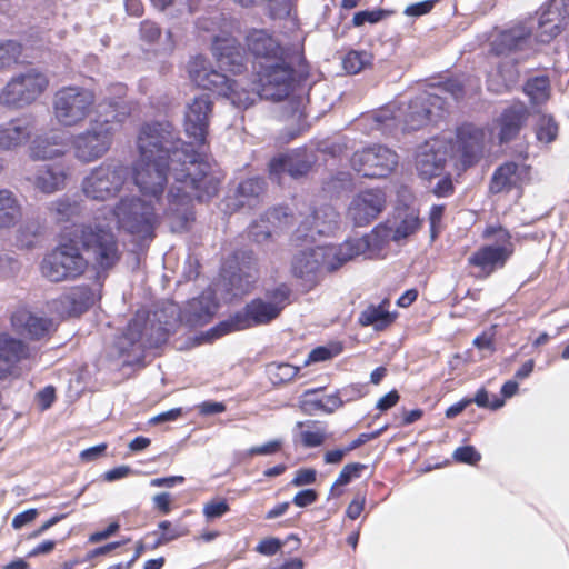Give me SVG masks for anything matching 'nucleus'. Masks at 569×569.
Segmentation results:
<instances>
[{
  "label": "nucleus",
  "instance_id": "1",
  "mask_svg": "<svg viewBox=\"0 0 569 569\" xmlns=\"http://www.w3.org/2000/svg\"><path fill=\"white\" fill-rule=\"evenodd\" d=\"M138 158L132 162V181L143 197L162 200L168 186L163 216L174 233L190 231L196 222L194 201L208 202L217 197L223 173L214 161L201 159L200 152L191 148L174 132L170 122L143 123L136 141Z\"/></svg>",
  "mask_w": 569,
  "mask_h": 569
},
{
  "label": "nucleus",
  "instance_id": "2",
  "mask_svg": "<svg viewBox=\"0 0 569 569\" xmlns=\"http://www.w3.org/2000/svg\"><path fill=\"white\" fill-rule=\"evenodd\" d=\"M244 50L252 57V70L259 76L267 90H284L283 84L293 86L296 77L307 78L309 64L303 52L297 53V69L288 49L274 32L266 28H249L243 34Z\"/></svg>",
  "mask_w": 569,
  "mask_h": 569
},
{
  "label": "nucleus",
  "instance_id": "3",
  "mask_svg": "<svg viewBox=\"0 0 569 569\" xmlns=\"http://www.w3.org/2000/svg\"><path fill=\"white\" fill-rule=\"evenodd\" d=\"M359 253V247L349 240L339 246H318L302 250L291 260V274L310 291L320 283L326 273L339 270Z\"/></svg>",
  "mask_w": 569,
  "mask_h": 569
},
{
  "label": "nucleus",
  "instance_id": "4",
  "mask_svg": "<svg viewBox=\"0 0 569 569\" xmlns=\"http://www.w3.org/2000/svg\"><path fill=\"white\" fill-rule=\"evenodd\" d=\"M110 212L117 228L138 246H149L156 239L162 218L154 202L138 196L123 197Z\"/></svg>",
  "mask_w": 569,
  "mask_h": 569
},
{
  "label": "nucleus",
  "instance_id": "5",
  "mask_svg": "<svg viewBox=\"0 0 569 569\" xmlns=\"http://www.w3.org/2000/svg\"><path fill=\"white\" fill-rule=\"evenodd\" d=\"M290 296L291 289L289 286L280 283L276 288L266 291V300L262 298L252 299L241 311L218 323L213 331L217 337H222L230 332L268 325L280 316Z\"/></svg>",
  "mask_w": 569,
  "mask_h": 569
},
{
  "label": "nucleus",
  "instance_id": "6",
  "mask_svg": "<svg viewBox=\"0 0 569 569\" xmlns=\"http://www.w3.org/2000/svg\"><path fill=\"white\" fill-rule=\"evenodd\" d=\"M73 236L89 254L92 269L98 277H108L121 261L122 250L117 234L109 224H102L98 218L93 222L77 226Z\"/></svg>",
  "mask_w": 569,
  "mask_h": 569
},
{
  "label": "nucleus",
  "instance_id": "7",
  "mask_svg": "<svg viewBox=\"0 0 569 569\" xmlns=\"http://www.w3.org/2000/svg\"><path fill=\"white\" fill-rule=\"evenodd\" d=\"M88 266L89 261L81 253L77 237L62 236L59 244L43 257L40 272L48 281L59 283L80 278Z\"/></svg>",
  "mask_w": 569,
  "mask_h": 569
},
{
  "label": "nucleus",
  "instance_id": "8",
  "mask_svg": "<svg viewBox=\"0 0 569 569\" xmlns=\"http://www.w3.org/2000/svg\"><path fill=\"white\" fill-rule=\"evenodd\" d=\"M495 234H499L497 244L479 247L467 260L468 267L475 270L471 276L476 279H487L496 270L502 269L515 252L511 234L501 226H487L482 232V238L489 239Z\"/></svg>",
  "mask_w": 569,
  "mask_h": 569
},
{
  "label": "nucleus",
  "instance_id": "9",
  "mask_svg": "<svg viewBox=\"0 0 569 569\" xmlns=\"http://www.w3.org/2000/svg\"><path fill=\"white\" fill-rule=\"evenodd\" d=\"M96 107L94 90L82 86H64L54 92L52 99L53 116L63 127L82 124Z\"/></svg>",
  "mask_w": 569,
  "mask_h": 569
},
{
  "label": "nucleus",
  "instance_id": "10",
  "mask_svg": "<svg viewBox=\"0 0 569 569\" xmlns=\"http://www.w3.org/2000/svg\"><path fill=\"white\" fill-rule=\"evenodd\" d=\"M50 79L38 68L14 74L0 92V103L22 109L36 102L49 88Z\"/></svg>",
  "mask_w": 569,
  "mask_h": 569
},
{
  "label": "nucleus",
  "instance_id": "11",
  "mask_svg": "<svg viewBox=\"0 0 569 569\" xmlns=\"http://www.w3.org/2000/svg\"><path fill=\"white\" fill-rule=\"evenodd\" d=\"M128 176L127 166L121 162L104 161L83 179L82 192L87 198L96 201L113 199L122 191Z\"/></svg>",
  "mask_w": 569,
  "mask_h": 569
},
{
  "label": "nucleus",
  "instance_id": "12",
  "mask_svg": "<svg viewBox=\"0 0 569 569\" xmlns=\"http://www.w3.org/2000/svg\"><path fill=\"white\" fill-rule=\"evenodd\" d=\"M486 130L472 122L457 126L455 138L447 142L457 168L467 170L480 161L486 148Z\"/></svg>",
  "mask_w": 569,
  "mask_h": 569
},
{
  "label": "nucleus",
  "instance_id": "13",
  "mask_svg": "<svg viewBox=\"0 0 569 569\" xmlns=\"http://www.w3.org/2000/svg\"><path fill=\"white\" fill-rule=\"evenodd\" d=\"M114 130L108 119H94L87 130L74 136L71 142L74 157L89 163L102 158L111 148Z\"/></svg>",
  "mask_w": 569,
  "mask_h": 569
},
{
  "label": "nucleus",
  "instance_id": "14",
  "mask_svg": "<svg viewBox=\"0 0 569 569\" xmlns=\"http://www.w3.org/2000/svg\"><path fill=\"white\" fill-rule=\"evenodd\" d=\"M213 101L208 94H200L187 104L183 118V128L191 148L200 152L201 159H208L209 149L207 137L209 134L210 117L213 112Z\"/></svg>",
  "mask_w": 569,
  "mask_h": 569
},
{
  "label": "nucleus",
  "instance_id": "15",
  "mask_svg": "<svg viewBox=\"0 0 569 569\" xmlns=\"http://www.w3.org/2000/svg\"><path fill=\"white\" fill-rule=\"evenodd\" d=\"M398 162L397 152L383 144L356 150L349 160L350 167L359 176L369 179L387 178L397 168Z\"/></svg>",
  "mask_w": 569,
  "mask_h": 569
},
{
  "label": "nucleus",
  "instance_id": "16",
  "mask_svg": "<svg viewBox=\"0 0 569 569\" xmlns=\"http://www.w3.org/2000/svg\"><path fill=\"white\" fill-rule=\"evenodd\" d=\"M39 350L22 339L7 332L0 333V380L19 377L23 369L31 370Z\"/></svg>",
  "mask_w": 569,
  "mask_h": 569
},
{
  "label": "nucleus",
  "instance_id": "17",
  "mask_svg": "<svg viewBox=\"0 0 569 569\" xmlns=\"http://www.w3.org/2000/svg\"><path fill=\"white\" fill-rule=\"evenodd\" d=\"M251 84L252 88L249 89L242 82L230 79L223 97L230 100L234 107L248 109L261 99L280 101L287 98L292 90L291 86L283 84L284 90L281 92H276L277 89L274 88L268 91L264 83L259 80V76L254 70H252Z\"/></svg>",
  "mask_w": 569,
  "mask_h": 569
},
{
  "label": "nucleus",
  "instance_id": "18",
  "mask_svg": "<svg viewBox=\"0 0 569 569\" xmlns=\"http://www.w3.org/2000/svg\"><path fill=\"white\" fill-rule=\"evenodd\" d=\"M316 162L315 152L307 147H300L274 156L268 163V172L271 178L278 180L284 174L299 179L308 176Z\"/></svg>",
  "mask_w": 569,
  "mask_h": 569
},
{
  "label": "nucleus",
  "instance_id": "19",
  "mask_svg": "<svg viewBox=\"0 0 569 569\" xmlns=\"http://www.w3.org/2000/svg\"><path fill=\"white\" fill-rule=\"evenodd\" d=\"M211 52L219 67L230 73L241 74L247 70V51L231 31L222 29L211 42Z\"/></svg>",
  "mask_w": 569,
  "mask_h": 569
},
{
  "label": "nucleus",
  "instance_id": "20",
  "mask_svg": "<svg viewBox=\"0 0 569 569\" xmlns=\"http://www.w3.org/2000/svg\"><path fill=\"white\" fill-rule=\"evenodd\" d=\"M12 330L29 341H48L56 332L52 318L32 312L27 307L17 308L10 316Z\"/></svg>",
  "mask_w": 569,
  "mask_h": 569
},
{
  "label": "nucleus",
  "instance_id": "21",
  "mask_svg": "<svg viewBox=\"0 0 569 569\" xmlns=\"http://www.w3.org/2000/svg\"><path fill=\"white\" fill-rule=\"evenodd\" d=\"M569 18V0H549L542 8L538 20L536 39L540 43H549L567 24Z\"/></svg>",
  "mask_w": 569,
  "mask_h": 569
},
{
  "label": "nucleus",
  "instance_id": "22",
  "mask_svg": "<svg viewBox=\"0 0 569 569\" xmlns=\"http://www.w3.org/2000/svg\"><path fill=\"white\" fill-rule=\"evenodd\" d=\"M448 159L447 142L433 139L421 146L415 158L418 176L425 180L440 177Z\"/></svg>",
  "mask_w": 569,
  "mask_h": 569
},
{
  "label": "nucleus",
  "instance_id": "23",
  "mask_svg": "<svg viewBox=\"0 0 569 569\" xmlns=\"http://www.w3.org/2000/svg\"><path fill=\"white\" fill-rule=\"evenodd\" d=\"M386 203V193L381 189H366L352 199L349 216L356 226H368L383 211Z\"/></svg>",
  "mask_w": 569,
  "mask_h": 569
},
{
  "label": "nucleus",
  "instance_id": "24",
  "mask_svg": "<svg viewBox=\"0 0 569 569\" xmlns=\"http://www.w3.org/2000/svg\"><path fill=\"white\" fill-rule=\"evenodd\" d=\"M187 68L190 80L198 88L223 96L230 79L213 69L207 57L198 54L191 58Z\"/></svg>",
  "mask_w": 569,
  "mask_h": 569
},
{
  "label": "nucleus",
  "instance_id": "25",
  "mask_svg": "<svg viewBox=\"0 0 569 569\" xmlns=\"http://www.w3.org/2000/svg\"><path fill=\"white\" fill-rule=\"evenodd\" d=\"M529 117L528 107L520 100H516L506 107L495 120L499 142L508 143L515 140L527 124Z\"/></svg>",
  "mask_w": 569,
  "mask_h": 569
},
{
  "label": "nucleus",
  "instance_id": "26",
  "mask_svg": "<svg viewBox=\"0 0 569 569\" xmlns=\"http://www.w3.org/2000/svg\"><path fill=\"white\" fill-rule=\"evenodd\" d=\"M231 261L234 263V270L229 277L231 286L242 292L250 291L259 277L258 262L253 251L236 250Z\"/></svg>",
  "mask_w": 569,
  "mask_h": 569
},
{
  "label": "nucleus",
  "instance_id": "27",
  "mask_svg": "<svg viewBox=\"0 0 569 569\" xmlns=\"http://www.w3.org/2000/svg\"><path fill=\"white\" fill-rule=\"evenodd\" d=\"M531 36V29L525 23H516L497 32L491 42V52L501 57L522 51L528 46Z\"/></svg>",
  "mask_w": 569,
  "mask_h": 569
},
{
  "label": "nucleus",
  "instance_id": "28",
  "mask_svg": "<svg viewBox=\"0 0 569 569\" xmlns=\"http://www.w3.org/2000/svg\"><path fill=\"white\" fill-rule=\"evenodd\" d=\"M69 167L62 163L44 164L28 180L41 192L50 194L64 188Z\"/></svg>",
  "mask_w": 569,
  "mask_h": 569
},
{
  "label": "nucleus",
  "instance_id": "29",
  "mask_svg": "<svg viewBox=\"0 0 569 569\" xmlns=\"http://www.w3.org/2000/svg\"><path fill=\"white\" fill-rule=\"evenodd\" d=\"M522 170L515 161H506L493 171L489 181V193H509L522 183Z\"/></svg>",
  "mask_w": 569,
  "mask_h": 569
},
{
  "label": "nucleus",
  "instance_id": "30",
  "mask_svg": "<svg viewBox=\"0 0 569 569\" xmlns=\"http://www.w3.org/2000/svg\"><path fill=\"white\" fill-rule=\"evenodd\" d=\"M33 133L32 122L26 118H16L0 124V149L12 150L26 144Z\"/></svg>",
  "mask_w": 569,
  "mask_h": 569
},
{
  "label": "nucleus",
  "instance_id": "31",
  "mask_svg": "<svg viewBox=\"0 0 569 569\" xmlns=\"http://www.w3.org/2000/svg\"><path fill=\"white\" fill-rule=\"evenodd\" d=\"M439 98L437 96L417 97L409 102L405 114V130L417 131L423 128L431 120L430 106H435Z\"/></svg>",
  "mask_w": 569,
  "mask_h": 569
},
{
  "label": "nucleus",
  "instance_id": "32",
  "mask_svg": "<svg viewBox=\"0 0 569 569\" xmlns=\"http://www.w3.org/2000/svg\"><path fill=\"white\" fill-rule=\"evenodd\" d=\"M389 308L388 298L382 299L379 305H369L360 312L358 323L361 327H373L377 331L386 330L397 319V312H391Z\"/></svg>",
  "mask_w": 569,
  "mask_h": 569
},
{
  "label": "nucleus",
  "instance_id": "33",
  "mask_svg": "<svg viewBox=\"0 0 569 569\" xmlns=\"http://www.w3.org/2000/svg\"><path fill=\"white\" fill-rule=\"evenodd\" d=\"M319 390L320 389H308L303 392L300 399V409L303 413L310 416L318 412L331 415L341 408V400L335 392L319 398L317 397Z\"/></svg>",
  "mask_w": 569,
  "mask_h": 569
},
{
  "label": "nucleus",
  "instance_id": "34",
  "mask_svg": "<svg viewBox=\"0 0 569 569\" xmlns=\"http://www.w3.org/2000/svg\"><path fill=\"white\" fill-rule=\"evenodd\" d=\"M57 302L67 310L69 316H79L93 303V292L89 286H76L61 295Z\"/></svg>",
  "mask_w": 569,
  "mask_h": 569
},
{
  "label": "nucleus",
  "instance_id": "35",
  "mask_svg": "<svg viewBox=\"0 0 569 569\" xmlns=\"http://www.w3.org/2000/svg\"><path fill=\"white\" fill-rule=\"evenodd\" d=\"M21 217V206L14 193L8 189H0V228L13 227Z\"/></svg>",
  "mask_w": 569,
  "mask_h": 569
},
{
  "label": "nucleus",
  "instance_id": "36",
  "mask_svg": "<svg viewBox=\"0 0 569 569\" xmlns=\"http://www.w3.org/2000/svg\"><path fill=\"white\" fill-rule=\"evenodd\" d=\"M267 183L261 177L242 180L237 188V196L242 206H252L266 192Z\"/></svg>",
  "mask_w": 569,
  "mask_h": 569
},
{
  "label": "nucleus",
  "instance_id": "37",
  "mask_svg": "<svg viewBox=\"0 0 569 569\" xmlns=\"http://www.w3.org/2000/svg\"><path fill=\"white\" fill-rule=\"evenodd\" d=\"M63 154V146L46 137H37L30 147V156L34 160L54 159Z\"/></svg>",
  "mask_w": 569,
  "mask_h": 569
},
{
  "label": "nucleus",
  "instance_id": "38",
  "mask_svg": "<svg viewBox=\"0 0 569 569\" xmlns=\"http://www.w3.org/2000/svg\"><path fill=\"white\" fill-rule=\"evenodd\" d=\"M187 313L189 322L204 325L211 320L214 313V306L207 297L196 298L188 303Z\"/></svg>",
  "mask_w": 569,
  "mask_h": 569
},
{
  "label": "nucleus",
  "instance_id": "39",
  "mask_svg": "<svg viewBox=\"0 0 569 569\" xmlns=\"http://www.w3.org/2000/svg\"><path fill=\"white\" fill-rule=\"evenodd\" d=\"M49 211L58 223H62L79 217L82 209L78 201L63 197L51 202Z\"/></svg>",
  "mask_w": 569,
  "mask_h": 569
},
{
  "label": "nucleus",
  "instance_id": "40",
  "mask_svg": "<svg viewBox=\"0 0 569 569\" xmlns=\"http://www.w3.org/2000/svg\"><path fill=\"white\" fill-rule=\"evenodd\" d=\"M523 92L532 104H541L550 98V81L547 76H537L526 81Z\"/></svg>",
  "mask_w": 569,
  "mask_h": 569
},
{
  "label": "nucleus",
  "instance_id": "41",
  "mask_svg": "<svg viewBox=\"0 0 569 569\" xmlns=\"http://www.w3.org/2000/svg\"><path fill=\"white\" fill-rule=\"evenodd\" d=\"M300 368L288 362H270L266 366V375L273 386H281L292 381Z\"/></svg>",
  "mask_w": 569,
  "mask_h": 569
},
{
  "label": "nucleus",
  "instance_id": "42",
  "mask_svg": "<svg viewBox=\"0 0 569 569\" xmlns=\"http://www.w3.org/2000/svg\"><path fill=\"white\" fill-rule=\"evenodd\" d=\"M421 224L422 220L419 217V211L415 209L407 210L400 221L396 224L392 239L396 241L406 239L416 233L420 229Z\"/></svg>",
  "mask_w": 569,
  "mask_h": 569
},
{
  "label": "nucleus",
  "instance_id": "43",
  "mask_svg": "<svg viewBox=\"0 0 569 569\" xmlns=\"http://www.w3.org/2000/svg\"><path fill=\"white\" fill-rule=\"evenodd\" d=\"M372 54L365 50H350L342 59L343 69L350 74H357L371 66Z\"/></svg>",
  "mask_w": 569,
  "mask_h": 569
},
{
  "label": "nucleus",
  "instance_id": "44",
  "mask_svg": "<svg viewBox=\"0 0 569 569\" xmlns=\"http://www.w3.org/2000/svg\"><path fill=\"white\" fill-rule=\"evenodd\" d=\"M558 129L553 117L542 114L538 120L536 137L540 142L551 143L558 136Z\"/></svg>",
  "mask_w": 569,
  "mask_h": 569
},
{
  "label": "nucleus",
  "instance_id": "45",
  "mask_svg": "<svg viewBox=\"0 0 569 569\" xmlns=\"http://www.w3.org/2000/svg\"><path fill=\"white\" fill-rule=\"evenodd\" d=\"M22 53V46L14 40L0 41V70L17 62Z\"/></svg>",
  "mask_w": 569,
  "mask_h": 569
},
{
  "label": "nucleus",
  "instance_id": "46",
  "mask_svg": "<svg viewBox=\"0 0 569 569\" xmlns=\"http://www.w3.org/2000/svg\"><path fill=\"white\" fill-rule=\"evenodd\" d=\"M367 393L368 389L363 383H350L335 391V395L341 400V407H343L345 403L362 399Z\"/></svg>",
  "mask_w": 569,
  "mask_h": 569
},
{
  "label": "nucleus",
  "instance_id": "47",
  "mask_svg": "<svg viewBox=\"0 0 569 569\" xmlns=\"http://www.w3.org/2000/svg\"><path fill=\"white\" fill-rule=\"evenodd\" d=\"M343 347L340 342L332 343L330 346H319L310 351L306 363H313L332 359L340 355Z\"/></svg>",
  "mask_w": 569,
  "mask_h": 569
},
{
  "label": "nucleus",
  "instance_id": "48",
  "mask_svg": "<svg viewBox=\"0 0 569 569\" xmlns=\"http://www.w3.org/2000/svg\"><path fill=\"white\" fill-rule=\"evenodd\" d=\"M230 511V506L227 499L216 498L211 499L203 505L202 513L207 520H214L223 517Z\"/></svg>",
  "mask_w": 569,
  "mask_h": 569
},
{
  "label": "nucleus",
  "instance_id": "49",
  "mask_svg": "<svg viewBox=\"0 0 569 569\" xmlns=\"http://www.w3.org/2000/svg\"><path fill=\"white\" fill-rule=\"evenodd\" d=\"M367 469V466L360 462H351L346 465L340 471L338 478L336 479L333 487L336 486H346L351 480L360 478L362 471Z\"/></svg>",
  "mask_w": 569,
  "mask_h": 569
},
{
  "label": "nucleus",
  "instance_id": "50",
  "mask_svg": "<svg viewBox=\"0 0 569 569\" xmlns=\"http://www.w3.org/2000/svg\"><path fill=\"white\" fill-rule=\"evenodd\" d=\"M445 210H446L445 204H433L430 208L429 224H430V236H431L432 240H435L440 232Z\"/></svg>",
  "mask_w": 569,
  "mask_h": 569
},
{
  "label": "nucleus",
  "instance_id": "51",
  "mask_svg": "<svg viewBox=\"0 0 569 569\" xmlns=\"http://www.w3.org/2000/svg\"><path fill=\"white\" fill-rule=\"evenodd\" d=\"M158 528L161 532L157 540V545L168 543L184 535L183 531H180L178 528L173 527L169 520L160 521Z\"/></svg>",
  "mask_w": 569,
  "mask_h": 569
},
{
  "label": "nucleus",
  "instance_id": "52",
  "mask_svg": "<svg viewBox=\"0 0 569 569\" xmlns=\"http://www.w3.org/2000/svg\"><path fill=\"white\" fill-rule=\"evenodd\" d=\"M468 400H472V402L477 403V406L481 408H489L492 410H497L505 405V400L496 396L490 401L488 391L485 388L479 389L476 396L473 398H468Z\"/></svg>",
  "mask_w": 569,
  "mask_h": 569
},
{
  "label": "nucleus",
  "instance_id": "53",
  "mask_svg": "<svg viewBox=\"0 0 569 569\" xmlns=\"http://www.w3.org/2000/svg\"><path fill=\"white\" fill-rule=\"evenodd\" d=\"M386 14H387V12L382 9L372 10V11H369V10L359 11L353 14L352 24L355 27H360L365 22L377 23L380 20H382L386 17Z\"/></svg>",
  "mask_w": 569,
  "mask_h": 569
},
{
  "label": "nucleus",
  "instance_id": "54",
  "mask_svg": "<svg viewBox=\"0 0 569 569\" xmlns=\"http://www.w3.org/2000/svg\"><path fill=\"white\" fill-rule=\"evenodd\" d=\"M140 37L148 43H154L161 37V28L153 21L143 20L140 23Z\"/></svg>",
  "mask_w": 569,
  "mask_h": 569
},
{
  "label": "nucleus",
  "instance_id": "55",
  "mask_svg": "<svg viewBox=\"0 0 569 569\" xmlns=\"http://www.w3.org/2000/svg\"><path fill=\"white\" fill-rule=\"evenodd\" d=\"M453 457L457 461L469 465H476L481 459L480 453L472 446L458 447Z\"/></svg>",
  "mask_w": 569,
  "mask_h": 569
},
{
  "label": "nucleus",
  "instance_id": "56",
  "mask_svg": "<svg viewBox=\"0 0 569 569\" xmlns=\"http://www.w3.org/2000/svg\"><path fill=\"white\" fill-rule=\"evenodd\" d=\"M300 439L306 448H315L323 443L326 435L320 429L305 430L300 433Z\"/></svg>",
  "mask_w": 569,
  "mask_h": 569
},
{
  "label": "nucleus",
  "instance_id": "57",
  "mask_svg": "<svg viewBox=\"0 0 569 569\" xmlns=\"http://www.w3.org/2000/svg\"><path fill=\"white\" fill-rule=\"evenodd\" d=\"M317 480V471L312 468H300L296 471L290 485L293 487H301L312 485Z\"/></svg>",
  "mask_w": 569,
  "mask_h": 569
},
{
  "label": "nucleus",
  "instance_id": "58",
  "mask_svg": "<svg viewBox=\"0 0 569 569\" xmlns=\"http://www.w3.org/2000/svg\"><path fill=\"white\" fill-rule=\"evenodd\" d=\"M282 441L280 439L270 440L261 446L251 447L248 450L249 456H267L273 455L281 450Z\"/></svg>",
  "mask_w": 569,
  "mask_h": 569
},
{
  "label": "nucleus",
  "instance_id": "59",
  "mask_svg": "<svg viewBox=\"0 0 569 569\" xmlns=\"http://www.w3.org/2000/svg\"><path fill=\"white\" fill-rule=\"evenodd\" d=\"M282 542L278 538H264L254 548V550L264 556H273L281 549Z\"/></svg>",
  "mask_w": 569,
  "mask_h": 569
},
{
  "label": "nucleus",
  "instance_id": "60",
  "mask_svg": "<svg viewBox=\"0 0 569 569\" xmlns=\"http://www.w3.org/2000/svg\"><path fill=\"white\" fill-rule=\"evenodd\" d=\"M473 346L478 350H486L493 353L496 351L495 332L492 330L483 331L473 339Z\"/></svg>",
  "mask_w": 569,
  "mask_h": 569
},
{
  "label": "nucleus",
  "instance_id": "61",
  "mask_svg": "<svg viewBox=\"0 0 569 569\" xmlns=\"http://www.w3.org/2000/svg\"><path fill=\"white\" fill-rule=\"evenodd\" d=\"M318 492L315 489H305L297 492L292 499V503L297 507L305 508L318 500Z\"/></svg>",
  "mask_w": 569,
  "mask_h": 569
},
{
  "label": "nucleus",
  "instance_id": "62",
  "mask_svg": "<svg viewBox=\"0 0 569 569\" xmlns=\"http://www.w3.org/2000/svg\"><path fill=\"white\" fill-rule=\"evenodd\" d=\"M433 194L438 198H446L455 192V186L451 179V174L443 176L435 186L432 190Z\"/></svg>",
  "mask_w": 569,
  "mask_h": 569
},
{
  "label": "nucleus",
  "instance_id": "63",
  "mask_svg": "<svg viewBox=\"0 0 569 569\" xmlns=\"http://www.w3.org/2000/svg\"><path fill=\"white\" fill-rule=\"evenodd\" d=\"M400 400V395L398 390L392 389L385 396H382L376 403V409L380 412H385L391 408H393Z\"/></svg>",
  "mask_w": 569,
  "mask_h": 569
},
{
  "label": "nucleus",
  "instance_id": "64",
  "mask_svg": "<svg viewBox=\"0 0 569 569\" xmlns=\"http://www.w3.org/2000/svg\"><path fill=\"white\" fill-rule=\"evenodd\" d=\"M107 448L108 445L103 442L82 450L79 457L83 462H91L102 457L106 453Z\"/></svg>",
  "mask_w": 569,
  "mask_h": 569
}]
</instances>
